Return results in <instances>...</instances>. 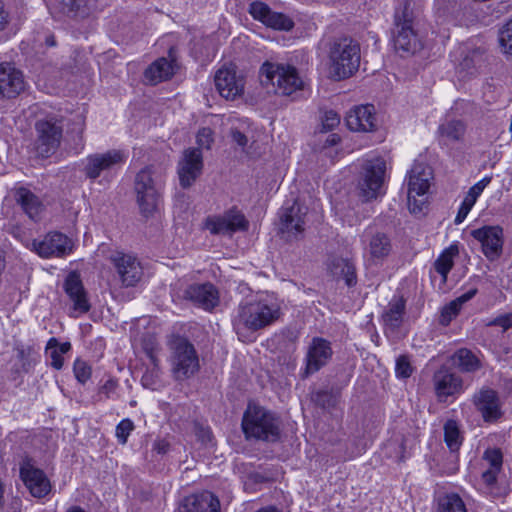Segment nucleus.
I'll list each match as a JSON object with an SVG mask.
<instances>
[{"label": "nucleus", "mask_w": 512, "mask_h": 512, "mask_svg": "<svg viewBox=\"0 0 512 512\" xmlns=\"http://www.w3.org/2000/svg\"><path fill=\"white\" fill-rule=\"evenodd\" d=\"M279 315L280 307L274 299L260 298L239 305L233 326L237 334L245 330L257 331L272 324Z\"/></svg>", "instance_id": "f257e3e1"}, {"label": "nucleus", "mask_w": 512, "mask_h": 512, "mask_svg": "<svg viewBox=\"0 0 512 512\" xmlns=\"http://www.w3.org/2000/svg\"><path fill=\"white\" fill-rule=\"evenodd\" d=\"M163 185L164 176L153 166H146L136 174L134 191L140 212L144 216L151 215L157 209Z\"/></svg>", "instance_id": "f03ea898"}, {"label": "nucleus", "mask_w": 512, "mask_h": 512, "mask_svg": "<svg viewBox=\"0 0 512 512\" xmlns=\"http://www.w3.org/2000/svg\"><path fill=\"white\" fill-rule=\"evenodd\" d=\"M242 428L247 438L275 442L280 437L278 418L258 405H248L243 416Z\"/></svg>", "instance_id": "7ed1b4c3"}, {"label": "nucleus", "mask_w": 512, "mask_h": 512, "mask_svg": "<svg viewBox=\"0 0 512 512\" xmlns=\"http://www.w3.org/2000/svg\"><path fill=\"white\" fill-rule=\"evenodd\" d=\"M170 365L173 377L182 381L199 370V357L194 345L185 337L174 336L169 342Z\"/></svg>", "instance_id": "20e7f679"}, {"label": "nucleus", "mask_w": 512, "mask_h": 512, "mask_svg": "<svg viewBox=\"0 0 512 512\" xmlns=\"http://www.w3.org/2000/svg\"><path fill=\"white\" fill-rule=\"evenodd\" d=\"M260 74L265 77L263 83L271 84L279 95L290 96L303 89V80L292 65L267 61L261 66Z\"/></svg>", "instance_id": "39448f33"}, {"label": "nucleus", "mask_w": 512, "mask_h": 512, "mask_svg": "<svg viewBox=\"0 0 512 512\" xmlns=\"http://www.w3.org/2000/svg\"><path fill=\"white\" fill-rule=\"evenodd\" d=\"M332 70L337 79L350 77L359 67V45L349 38L334 42L330 50Z\"/></svg>", "instance_id": "423d86ee"}, {"label": "nucleus", "mask_w": 512, "mask_h": 512, "mask_svg": "<svg viewBox=\"0 0 512 512\" xmlns=\"http://www.w3.org/2000/svg\"><path fill=\"white\" fill-rule=\"evenodd\" d=\"M36 139L34 149L37 156L48 158L58 150L62 135L63 124L57 116L49 115L35 123Z\"/></svg>", "instance_id": "0eeeda50"}, {"label": "nucleus", "mask_w": 512, "mask_h": 512, "mask_svg": "<svg viewBox=\"0 0 512 512\" xmlns=\"http://www.w3.org/2000/svg\"><path fill=\"white\" fill-rule=\"evenodd\" d=\"M432 169L425 163L415 161L408 172V207L411 213H422L427 202Z\"/></svg>", "instance_id": "6e6552de"}, {"label": "nucleus", "mask_w": 512, "mask_h": 512, "mask_svg": "<svg viewBox=\"0 0 512 512\" xmlns=\"http://www.w3.org/2000/svg\"><path fill=\"white\" fill-rule=\"evenodd\" d=\"M386 162L383 158L366 160L358 179L359 195L365 200L376 199L382 194L385 180Z\"/></svg>", "instance_id": "1a4fd4ad"}, {"label": "nucleus", "mask_w": 512, "mask_h": 512, "mask_svg": "<svg viewBox=\"0 0 512 512\" xmlns=\"http://www.w3.org/2000/svg\"><path fill=\"white\" fill-rule=\"evenodd\" d=\"M394 47L405 54H414L422 48V42L414 30L412 12L407 6L395 13Z\"/></svg>", "instance_id": "9d476101"}, {"label": "nucleus", "mask_w": 512, "mask_h": 512, "mask_svg": "<svg viewBox=\"0 0 512 512\" xmlns=\"http://www.w3.org/2000/svg\"><path fill=\"white\" fill-rule=\"evenodd\" d=\"M128 159V153L121 149H111L103 153L88 155L83 161V173L90 180H96L120 168Z\"/></svg>", "instance_id": "9b49d317"}, {"label": "nucleus", "mask_w": 512, "mask_h": 512, "mask_svg": "<svg viewBox=\"0 0 512 512\" xmlns=\"http://www.w3.org/2000/svg\"><path fill=\"white\" fill-rule=\"evenodd\" d=\"M215 87L226 100H235L244 93L245 78L234 64L223 65L214 75Z\"/></svg>", "instance_id": "f8f14e48"}, {"label": "nucleus", "mask_w": 512, "mask_h": 512, "mask_svg": "<svg viewBox=\"0 0 512 512\" xmlns=\"http://www.w3.org/2000/svg\"><path fill=\"white\" fill-rule=\"evenodd\" d=\"M333 355L331 343L324 338L314 337L307 346L301 377L308 378L326 366Z\"/></svg>", "instance_id": "ddd939ff"}, {"label": "nucleus", "mask_w": 512, "mask_h": 512, "mask_svg": "<svg viewBox=\"0 0 512 512\" xmlns=\"http://www.w3.org/2000/svg\"><path fill=\"white\" fill-rule=\"evenodd\" d=\"M204 228L213 235L232 234L236 231L246 230L248 222L241 211L232 208L222 215L208 216Z\"/></svg>", "instance_id": "4468645a"}, {"label": "nucleus", "mask_w": 512, "mask_h": 512, "mask_svg": "<svg viewBox=\"0 0 512 512\" xmlns=\"http://www.w3.org/2000/svg\"><path fill=\"white\" fill-rule=\"evenodd\" d=\"M20 477L35 498H44L51 492L50 480L44 471L36 467L30 459H25L20 464Z\"/></svg>", "instance_id": "2eb2a0df"}, {"label": "nucleus", "mask_w": 512, "mask_h": 512, "mask_svg": "<svg viewBox=\"0 0 512 512\" xmlns=\"http://www.w3.org/2000/svg\"><path fill=\"white\" fill-rule=\"evenodd\" d=\"M432 382L439 402H444L463 391L462 378L445 365L435 371Z\"/></svg>", "instance_id": "dca6fc26"}, {"label": "nucleus", "mask_w": 512, "mask_h": 512, "mask_svg": "<svg viewBox=\"0 0 512 512\" xmlns=\"http://www.w3.org/2000/svg\"><path fill=\"white\" fill-rule=\"evenodd\" d=\"M33 250L43 258L63 257L72 252L71 239L60 232H50L42 240L32 242Z\"/></svg>", "instance_id": "f3484780"}, {"label": "nucleus", "mask_w": 512, "mask_h": 512, "mask_svg": "<svg viewBox=\"0 0 512 512\" xmlns=\"http://www.w3.org/2000/svg\"><path fill=\"white\" fill-rule=\"evenodd\" d=\"M111 260L123 286L133 287L141 280L143 268L135 256L118 252Z\"/></svg>", "instance_id": "a211bd4d"}, {"label": "nucleus", "mask_w": 512, "mask_h": 512, "mask_svg": "<svg viewBox=\"0 0 512 512\" xmlns=\"http://www.w3.org/2000/svg\"><path fill=\"white\" fill-rule=\"evenodd\" d=\"M203 169V157L200 149L189 148L184 151L178 163V176L183 188L190 187L200 176Z\"/></svg>", "instance_id": "6ab92c4d"}, {"label": "nucleus", "mask_w": 512, "mask_h": 512, "mask_svg": "<svg viewBox=\"0 0 512 512\" xmlns=\"http://www.w3.org/2000/svg\"><path fill=\"white\" fill-rule=\"evenodd\" d=\"M249 13L251 16L267 27L289 31L293 28L294 22L283 13L274 12L264 2L256 1L250 4Z\"/></svg>", "instance_id": "aec40b11"}, {"label": "nucleus", "mask_w": 512, "mask_h": 512, "mask_svg": "<svg viewBox=\"0 0 512 512\" xmlns=\"http://www.w3.org/2000/svg\"><path fill=\"white\" fill-rule=\"evenodd\" d=\"M24 89L22 72L9 62L0 63V98H15Z\"/></svg>", "instance_id": "412c9836"}, {"label": "nucleus", "mask_w": 512, "mask_h": 512, "mask_svg": "<svg viewBox=\"0 0 512 512\" xmlns=\"http://www.w3.org/2000/svg\"><path fill=\"white\" fill-rule=\"evenodd\" d=\"M471 235L481 243L482 251L488 259L494 260L500 256L503 231L499 226H484L473 230Z\"/></svg>", "instance_id": "4be33fe9"}, {"label": "nucleus", "mask_w": 512, "mask_h": 512, "mask_svg": "<svg viewBox=\"0 0 512 512\" xmlns=\"http://www.w3.org/2000/svg\"><path fill=\"white\" fill-rule=\"evenodd\" d=\"M306 208L294 203L281 215V233L287 240L298 239L304 232Z\"/></svg>", "instance_id": "5701e85b"}, {"label": "nucleus", "mask_w": 512, "mask_h": 512, "mask_svg": "<svg viewBox=\"0 0 512 512\" xmlns=\"http://www.w3.org/2000/svg\"><path fill=\"white\" fill-rule=\"evenodd\" d=\"M184 298L207 311L213 310L219 304V292L211 283L188 286L184 291Z\"/></svg>", "instance_id": "b1692460"}, {"label": "nucleus", "mask_w": 512, "mask_h": 512, "mask_svg": "<svg viewBox=\"0 0 512 512\" xmlns=\"http://www.w3.org/2000/svg\"><path fill=\"white\" fill-rule=\"evenodd\" d=\"M64 291L73 303V311L77 314H85L90 310V303L81 278L76 272H71L65 279Z\"/></svg>", "instance_id": "393cba45"}, {"label": "nucleus", "mask_w": 512, "mask_h": 512, "mask_svg": "<svg viewBox=\"0 0 512 512\" xmlns=\"http://www.w3.org/2000/svg\"><path fill=\"white\" fill-rule=\"evenodd\" d=\"M346 125L351 131L371 132L376 128V118L372 105H361L351 109L346 116Z\"/></svg>", "instance_id": "a878e982"}, {"label": "nucleus", "mask_w": 512, "mask_h": 512, "mask_svg": "<svg viewBox=\"0 0 512 512\" xmlns=\"http://www.w3.org/2000/svg\"><path fill=\"white\" fill-rule=\"evenodd\" d=\"M474 404L486 422L499 419L502 415L497 392L483 388L474 395Z\"/></svg>", "instance_id": "bb28decb"}, {"label": "nucleus", "mask_w": 512, "mask_h": 512, "mask_svg": "<svg viewBox=\"0 0 512 512\" xmlns=\"http://www.w3.org/2000/svg\"><path fill=\"white\" fill-rule=\"evenodd\" d=\"M220 503L212 493L205 491L184 498L179 512H219Z\"/></svg>", "instance_id": "cd10ccee"}, {"label": "nucleus", "mask_w": 512, "mask_h": 512, "mask_svg": "<svg viewBox=\"0 0 512 512\" xmlns=\"http://www.w3.org/2000/svg\"><path fill=\"white\" fill-rule=\"evenodd\" d=\"M175 72V64L166 58H159L154 61L144 72L146 83L156 85L170 79Z\"/></svg>", "instance_id": "c85d7f7f"}, {"label": "nucleus", "mask_w": 512, "mask_h": 512, "mask_svg": "<svg viewBox=\"0 0 512 512\" xmlns=\"http://www.w3.org/2000/svg\"><path fill=\"white\" fill-rule=\"evenodd\" d=\"M483 462L487 467L482 471L481 478L486 485L491 486L502 468V452L496 448L487 449L483 454Z\"/></svg>", "instance_id": "c756f323"}, {"label": "nucleus", "mask_w": 512, "mask_h": 512, "mask_svg": "<svg viewBox=\"0 0 512 512\" xmlns=\"http://www.w3.org/2000/svg\"><path fill=\"white\" fill-rule=\"evenodd\" d=\"M15 200L30 219L36 220L39 217L43 205L39 198L29 189L24 187L18 188L15 191Z\"/></svg>", "instance_id": "7c9ffc66"}, {"label": "nucleus", "mask_w": 512, "mask_h": 512, "mask_svg": "<svg viewBox=\"0 0 512 512\" xmlns=\"http://www.w3.org/2000/svg\"><path fill=\"white\" fill-rule=\"evenodd\" d=\"M62 10L69 17L85 18L99 9L98 0H61Z\"/></svg>", "instance_id": "2f4dec72"}, {"label": "nucleus", "mask_w": 512, "mask_h": 512, "mask_svg": "<svg viewBox=\"0 0 512 512\" xmlns=\"http://www.w3.org/2000/svg\"><path fill=\"white\" fill-rule=\"evenodd\" d=\"M405 313V301L402 298H393L382 315L386 330L395 331L400 327Z\"/></svg>", "instance_id": "473e14b6"}, {"label": "nucleus", "mask_w": 512, "mask_h": 512, "mask_svg": "<svg viewBox=\"0 0 512 512\" xmlns=\"http://www.w3.org/2000/svg\"><path fill=\"white\" fill-rule=\"evenodd\" d=\"M453 365L461 372L473 373L481 368L480 359L467 348L458 349L451 357Z\"/></svg>", "instance_id": "72a5a7b5"}, {"label": "nucleus", "mask_w": 512, "mask_h": 512, "mask_svg": "<svg viewBox=\"0 0 512 512\" xmlns=\"http://www.w3.org/2000/svg\"><path fill=\"white\" fill-rule=\"evenodd\" d=\"M71 349L69 342L59 343L56 338H50L46 345V355L51 359V366L56 370L63 367V355Z\"/></svg>", "instance_id": "f704fd0d"}, {"label": "nucleus", "mask_w": 512, "mask_h": 512, "mask_svg": "<svg viewBox=\"0 0 512 512\" xmlns=\"http://www.w3.org/2000/svg\"><path fill=\"white\" fill-rule=\"evenodd\" d=\"M465 131L466 126L461 120H449L438 127L440 138L447 142L461 141Z\"/></svg>", "instance_id": "c9c22d12"}, {"label": "nucleus", "mask_w": 512, "mask_h": 512, "mask_svg": "<svg viewBox=\"0 0 512 512\" xmlns=\"http://www.w3.org/2000/svg\"><path fill=\"white\" fill-rule=\"evenodd\" d=\"M330 269L335 277L344 278L348 286L356 283V272L354 264L348 259L335 258L331 262Z\"/></svg>", "instance_id": "e433bc0d"}, {"label": "nucleus", "mask_w": 512, "mask_h": 512, "mask_svg": "<svg viewBox=\"0 0 512 512\" xmlns=\"http://www.w3.org/2000/svg\"><path fill=\"white\" fill-rule=\"evenodd\" d=\"M459 254V248L456 244L450 245L446 248L436 259L434 263L435 270L442 276L443 280L446 281L447 275L451 271L454 258Z\"/></svg>", "instance_id": "4c0bfd02"}, {"label": "nucleus", "mask_w": 512, "mask_h": 512, "mask_svg": "<svg viewBox=\"0 0 512 512\" xmlns=\"http://www.w3.org/2000/svg\"><path fill=\"white\" fill-rule=\"evenodd\" d=\"M369 251L373 258L380 259L386 257L391 251V243L388 236L380 232L374 234L369 242Z\"/></svg>", "instance_id": "58836bf2"}, {"label": "nucleus", "mask_w": 512, "mask_h": 512, "mask_svg": "<svg viewBox=\"0 0 512 512\" xmlns=\"http://www.w3.org/2000/svg\"><path fill=\"white\" fill-rule=\"evenodd\" d=\"M438 512H468L466 504L457 493H447L438 500Z\"/></svg>", "instance_id": "ea45409f"}, {"label": "nucleus", "mask_w": 512, "mask_h": 512, "mask_svg": "<svg viewBox=\"0 0 512 512\" xmlns=\"http://www.w3.org/2000/svg\"><path fill=\"white\" fill-rule=\"evenodd\" d=\"M15 352L23 372H28L37 363L39 356L32 346L19 344L15 347Z\"/></svg>", "instance_id": "a19ab883"}, {"label": "nucleus", "mask_w": 512, "mask_h": 512, "mask_svg": "<svg viewBox=\"0 0 512 512\" xmlns=\"http://www.w3.org/2000/svg\"><path fill=\"white\" fill-rule=\"evenodd\" d=\"M444 441L451 452H456L462 445V436L456 421L448 420L444 424Z\"/></svg>", "instance_id": "79ce46f5"}, {"label": "nucleus", "mask_w": 512, "mask_h": 512, "mask_svg": "<svg viewBox=\"0 0 512 512\" xmlns=\"http://www.w3.org/2000/svg\"><path fill=\"white\" fill-rule=\"evenodd\" d=\"M340 124V116L333 110L325 111L321 116L320 133L332 131Z\"/></svg>", "instance_id": "37998d69"}, {"label": "nucleus", "mask_w": 512, "mask_h": 512, "mask_svg": "<svg viewBox=\"0 0 512 512\" xmlns=\"http://www.w3.org/2000/svg\"><path fill=\"white\" fill-rule=\"evenodd\" d=\"M413 373L410 358L407 355H400L396 359L395 374L398 378L406 379Z\"/></svg>", "instance_id": "c03bdc74"}, {"label": "nucleus", "mask_w": 512, "mask_h": 512, "mask_svg": "<svg viewBox=\"0 0 512 512\" xmlns=\"http://www.w3.org/2000/svg\"><path fill=\"white\" fill-rule=\"evenodd\" d=\"M499 42L503 52L512 55V20L507 22L500 30Z\"/></svg>", "instance_id": "a18cd8bd"}, {"label": "nucleus", "mask_w": 512, "mask_h": 512, "mask_svg": "<svg viewBox=\"0 0 512 512\" xmlns=\"http://www.w3.org/2000/svg\"><path fill=\"white\" fill-rule=\"evenodd\" d=\"M134 430V423L132 420L125 418L120 421V423L116 426L115 435L118 442L122 445L127 443L128 437L131 432Z\"/></svg>", "instance_id": "49530a36"}, {"label": "nucleus", "mask_w": 512, "mask_h": 512, "mask_svg": "<svg viewBox=\"0 0 512 512\" xmlns=\"http://www.w3.org/2000/svg\"><path fill=\"white\" fill-rule=\"evenodd\" d=\"M460 310L461 306L455 300L451 301L442 308L440 323L445 326L448 325L458 315Z\"/></svg>", "instance_id": "de8ad7c7"}, {"label": "nucleus", "mask_w": 512, "mask_h": 512, "mask_svg": "<svg viewBox=\"0 0 512 512\" xmlns=\"http://www.w3.org/2000/svg\"><path fill=\"white\" fill-rule=\"evenodd\" d=\"M73 371L76 379L82 384L86 383L91 377V367L83 360L77 359L74 362Z\"/></svg>", "instance_id": "09e8293b"}, {"label": "nucleus", "mask_w": 512, "mask_h": 512, "mask_svg": "<svg viewBox=\"0 0 512 512\" xmlns=\"http://www.w3.org/2000/svg\"><path fill=\"white\" fill-rule=\"evenodd\" d=\"M151 361L154 364V368L152 370H147L142 378L141 383L145 388L155 389L156 379L158 378V367L156 363V358L150 354Z\"/></svg>", "instance_id": "8fccbe9b"}, {"label": "nucleus", "mask_w": 512, "mask_h": 512, "mask_svg": "<svg viewBox=\"0 0 512 512\" xmlns=\"http://www.w3.org/2000/svg\"><path fill=\"white\" fill-rule=\"evenodd\" d=\"M213 132L210 128L204 127L197 134V144L201 148L209 149L213 142Z\"/></svg>", "instance_id": "3c124183"}, {"label": "nucleus", "mask_w": 512, "mask_h": 512, "mask_svg": "<svg viewBox=\"0 0 512 512\" xmlns=\"http://www.w3.org/2000/svg\"><path fill=\"white\" fill-rule=\"evenodd\" d=\"M491 180H492V177L485 176L484 178L479 180L477 183H475L469 189V191H471L473 194L480 196L482 194V192L484 191V189L490 184Z\"/></svg>", "instance_id": "603ef678"}, {"label": "nucleus", "mask_w": 512, "mask_h": 512, "mask_svg": "<svg viewBox=\"0 0 512 512\" xmlns=\"http://www.w3.org/2000/svg\"><path fill=\"white\" fill-rule=\"evenodd\" d=\"M231 137L233 141L242 148H244L248 143L247 136L236 128L231 129Z\"/></svg>", "instance_id": "864d4df0"}, {"label": "nucleus", "mask_w": 512, "mask_h": 512, "mask_svg": "<svg viewBox=\"0 0 512 512\" xmlns=\"http://www.w3.org/2000/svg\"><path fill=\"white\" fill-rule=\"evenodd\" d=\"M116 388L117 381L109 379L102 385V387L100 388V392L105 394L106 398H110L111 395L115 392Z\"/></svg>", "instance_id": "5fc2aeb1"}, {"label": "nucleus", "mask_w": 512, "mask_h": 512, "mask_svg": "<svg viewBox=\"0 0 512 512\" xmlns=\"http://www.w3.org/2000/svg\"><path fill=\"white\" fill-rule=\"evenodd\" d=\"M153 450L158 454L164 455L170 450V443L165 439H158L153 444Z\"/></svg>", "instance_id": "6e6d98bb"}, {"label": "nucleus", "mask_w": 512, "mask_h": 512, "mask_svg": "<svg viewBox=\"0 0 512 512\" xmlns=\"http://www.w3.org/2000/svg\"><path fill=\"white\" fill-rule=\"evenodd\" d=\"M471 207L461 203L460 207H459V210H458V213L454 219V222L455 224H461L467 217V215L469 214V212L471 211Z\"/></svg>", "instance_id": "4d7b16f0"}, {"label": "nucleus", "mask_w": 512, "mask_h": 512, "mask_svg": "<svg viewBox=\"0 0 512 512\" xmlns=\"http://www.w3.org/2000/svg\"><path fill=\"white\" fill-rule=\"evenodd\" d=\"M495 325L500 326L503 330H507L512 327V314L500 316L495 319Z\"/></svg>", "instance_id": "13d9d810"}, {"label": "nucleus", "mask_w": 512, "mask_h": 512, "mask_svg": "<svg viewBox=\"0 0 512 512\" xmlns=\"http://www.w3.org/2000/svg\"><path fill=\"white\" fill-rule=\"evenodd\" d=\"M9 22V14L6 11L3 2L0 0V31L4 30Z\"/></svg>", "instance_id": "bf43d9fd"}, {"label": "nucleus", "mask_w": 512, "mask_h": 512, "mask_svg": "<svg viewBox=\"0 0 512 512\" xmlns=\"http://www.w3.org/2000/svg\"><path fill=\"white\" fill-rule=\"evenodd\" d=\"M476 293V288L470 289L469 291L465 292L464 294H462L461 296L457 297L454 300L462 307V305L469 301L470 299H472L476 295Z\"/></svg>", "instance_id": "052dcab7"}, {"label": "nucleus", "mask_w": 512, "mask_h": 512, "mask_svg": "<svg viewBox=\"0 0 512 512\" xmlns=\"http://www.w3.org/2000/svg\"><path fill=\"white\" fill-rule=\"evenodd\" d=\"M340 142V136L338 134L332 133L327 136L325 140V144L322 149H327L328 147H332L337 145Z\"/></svg>", "instance_id": "680f3d73"}, {"label": "nucleus", "mask_w": 512, "mask_h": 512, "mask_svg": "<svg viewBox=\"0 0 512 512\" xmlns=\"http://www.w3.org/2000/svg\"><path fill=\"white\" fill-rule=\"evenodd\" d=\"M478 197V195L473 194L471 191L468 190L462 203L472 208L475 205Z\"/></svg>", "instance_id": "e2e57ef3"}, {"label": "nucleus", "mask_w": 512, "mask_h": 512, "mask_svg": "<svg viewBox=\"0 0 512 512\" xmlns=\"http://www.w3.org/2000/svg\"><path fill=\"white\" fill-rule=\"evenodd\" d=\"M478 197V195L473 194L471 191L468 190L462 203L472 208L475 205Z\"/></svg>", "instance_id": "0e129e2a"}, {"label": "nucleus", "mask_w": 512, "mask_h": 512, "mask_svg": "<svg viewBox=\"0 0 512 512\" xmlns=\"http://www.w3.org/2000/svg\"><path fill=\"white\" fill-rule=\"evenodd\" d=\"M256 512H281V511L278 508L274 507V506H268V507H265V508H261V509H259Z\"/></svg>", "instance_id": "69168bd1"}, {"label": "nucleus", "mask_w": 512, "mask_h": 512, "mask_svg": "<svg viewBox=\"0 0 512 512\" xmlns=\"http://www.w3.org/2000/svg\"><path fill=\"white\" fill-rule=\"evenodd\" d=\"M46 42H47V44H48L49 46H54V45H55V41H54V39H52V38H47Z\"/></svg>", "instance_id": "338daca9"}, {"label": "nucleus", "mask_w": 512, "mask_h": 512, "mask_svg": "<svg viewBox=\"0 0 512 512\" xmlns=\"http://www.w3.org/2000/svg\"><path fill=\"white\" fill-rule=\"evenodd\" d=\"M82 133H83V126L81 124L80 127H79V134H82Z\"/></svg>", "instance_id": "774afa93"}]
</instances>
